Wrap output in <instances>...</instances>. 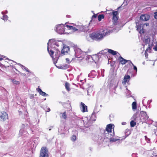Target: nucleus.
<instances>
[{"instance_id":"nucleus-1","label":"nucleus","mask_w":157,"mask_h":157,"mask_svg":"<svg viewBox=\"0 0 157 157\" xmlns=\"http://www.w3.org/2000/svg\"><path fill=\"white\" fill-rule=\"evenodd\" d=\"M56 42L54 39H51L49 40L48 43L47 50L51 56L52 58L54 63L55 64L59 59L60 54V51L59 49L53 48V50L50 48V44H54Z\"/></svg>"},{"instance_id":"nucleus-2","label":"nucleus","mask_w":157,"mask_h":157,"mask_svg":"<svg viewBox=\"0 0 157 157\" xmlns=\"http://www.w3.org/2000/svg\"><path fill=\"white\" fill-rule=\"evenodd\" d=\"M113 31L107 29L100 30L99 32L94 33L90 34V37L93 40H101L105 36L112 33Z\"/></svg>"},{"instance_id":"nucleus-3","label":"nucleus","mask_w":157,"mask_h":157,"mask_svg":"<svg viewBox=\"0 0 157 157\" xmlns=\"http://www.w3.org/2000/svg\"><path fill=\"white\" fill-rule=\"evenodd\" d=\"M72 49L74 52L73 55L78 58L82 57L83 56L86 55V52H82L80 48L77 47H73Z\"/></svg>"},{"instance_id":"nucleus-4","label":"nucleus","mask_w":157,"mask_h":157,"mask_svg":"<svg viewBox=\"0 0 157 157\" xmlns=\"http://www.w3.org/2000/svg\"><path fill=\"white\" fill-rule=\"evenodd\" d=\"M66 27L63 24H60L56 26L55 30L59 34H63L64 32L65 27Z\"/></svg>"},{"instance_id":"nucleus-5","label":"nucleus","mask_w":157,"mask_h":157,"mask_svg":"<svg viewBox=\"0 0 157 157\" xmlns=\"http://www.w3.org/2000/svg\"><path fill=\"white\" fill-rule=\"evenodd\" d=\"M82 119V121L85 127H88L92 124V121L90 117H85Z\"/></svg>"},{"instance_id":"nucleus-6","label":"nucleus","mask_w":157,"mask_h":157,"mask_svg":"<svg viewBox=\"0 0 157 157\" xmlns=\"http://www.w3.org/2000/svg\"><path fill=\"white\" fill-rule=\"evenodd\" d=\"M48 151L46 147H42L40 151V157H48Z\"/></svg>"},{"instance_id":"nucleus-7","label":"nucleus","mask_w":157,"mask_h":157,"mask_svg":"<svg viewBox=\"0 0 157 157\" xmlns=\"http://www.w3.org/2000/svg\"><path fill=\"white\" fill-rule=\"evenodd\" d=\"M136 28H137L136 30L138 31L139 33L141 34L143 33H144V25L143 24H140L139 25L138 23L136 22Z\"/></svg>"},{"instance_id":"nucleus-8","label":"nucleus","mask_w":157,"mask_h":157,"mask_svg":"<svg viewBox=\"0 0 157 157\" xmlns=\"http://www.w3.org/2000/svg\"><path fill=\"white\" fill-rule=\"evenodd\" d=\"M62 46H63V48L61 50V52H60L59 57L65 55L66 53L68 52L70 49L69 47L65 44H63Z\"/></svg>"},{"instance_id":"nucleus-9","label":"nucleus","mask_w":157,"mask_h":157,"mask_svg":"<svg viewBox=\"0 0 157 157\" xmlns=\"http://www.w3.org/2000/svg\"><path fill=\"white\" fill-rule=\"evenodd\" d=\"M111 15L113 16V21L114 24L116 25V23L118 19V12L117 11H113L111 10Z\"/></svg>"},{"instance_id":"nucleus-10","label":"nucleus","mask_w":157,"mask_h":157,"mask_svg":"<svg viewBox=\"0 0 157 157\" xmlns=\"http://www.w3.org/2000/svg\"><path fill=\"white\" fill-rule=\"evenodd\" d=\"M141 117L140 119L141 120L145 121L148 120V117L146 112L142 111L141 112Z\"/></svg>"},{"instance_id":"nucleus-11","label":"nucleus","mask_w":157,"mask_h":157,"mask_svg":"<svg viewBox=\"0 0 157 157\" xmlns=\"http://www.w3.org/2000/svg\"><path fill=\"white\" fill-rule=\"evenodd\" d=\"M113 128H114V125L113 124H108L106 126L105 130V132H109L112 134L113 132H112V130L113 129Z\"/></svg>"},{"instance_id":"nucleus-12","label":"nucleus","mask_w":157,"mask_h":157,"mask_svg":"<svg viewBox=\"0 0 157 157\" xmlns=\"http://www.w3.org/2000/svg\"><path fill=\"white\" fill-rule=\"evenodd\" d=\"M86 59L87 60H88V61L91 62L93 61H94L95 62H96L95 60H94V58H98V56L97 55H95L94 56H93V57H92V56H89L87 55V56H86Z\"/></svg>"},{"instance_id":"nucleus-13","label":"nucleus","mask_w":157,"mask_h":157,"mask_svg":"<svg viewBox=\"0 0 157 157\" xmlns=\"http://www.w3.org/2000/svg\"><path fill=\"white\" fill-rule=\"evenodd\" d=\"M149 18V15L146 14L141 15L140 17V19L144 21H147L148 20Z\"/></svg>"},{"instance_id":"nucleus-14","label":"nucleus","mask_w":157,"mask_h":157,"mask_svg":"<svg viewBox=\"0 0 157 157\" xmlns=\"http://www.w3.org/2000/svg\"><path fill=\"white\" fill-rule=\"evenodd\" d=\"M0 117L3 121L6 120V119H8V117L7 114L5 112L0 113Z\"/></svg>"},{"instance_id":"nucleus-15","label":"nucleus","mask_w":157,"mask_h":157,"mask_svg":"<svg viewBox=\"0 0 157 157\" xmlns=\"http://www.w3.org/2000/svg\"><path fill=\"white\" fill-rule=\"evenodd\" d=\"M130 79V76L128 75H125L124 77L123 81L122 83L124 85H125L126 82H128Z\"/></svg>"},{"instance_id":"nucleus-16","label":"nucleus","mask_w":157,"mask_h":157,"mask_svg":"<svg viewBox=\"0 0 157 157\" xmlns=\"http://www.w3.org/2000/svg\"><path fill=\"white\" fill-rule=\"evenodd\" d=\"M80 109L83 112L87 111V106L82 102H81V105H80Z\"/></svg>"},{"instance_id":"nucleus-17","label":"nucleus","mask_w":157,"mask_h":157,"mask_svg":"<svg viewBox=\"0 0 157 157\" xmlns=\"http://www.w3.org/2000/svg\"><path fill=\"white\" fill-rule=\"evenodd\" d=\"M104 135L105 137L106 138H110L111 136L114 135V131L113 129V132L112 133H109V132H105V131H104Z\"/></svg>"},{"instance_id":"nucleus-18","label":"nucleus","mask_w":157,"mask_h":157,"mask_svg":"<svg viewBox=\"0 0 157 157\" xmlns=\"http://www.w3.org/2000/svg\"><path fill=\"white\" fill-rule=\"evenodd\" d=\"M37 91L40 94L44 96H47L48 94L42 91L41 90L39 87L36 89Z\"/></svg>"},{"instance_id":"nucleus-19","label":"nucleus","mask_w":157,"mask_h":157,"mask_svg":"<svg viewBox=\"0 0 157 157\" xmlns=\"http://www.w3.org/2000/svg\"><path fill=\"white\" fill-rule=\"evenodd\" d=\"M107 51L109 53L112 54L113 55H117V56H118L120 55V54L116 51H114L110 49H107Z\"/></svg>"},{"instance_id":"nucleus-20","label":"nucleus","mask_w":157,"mask_h":157,"mask_svg":"<svg viewBox=\"0 0 157 157\" xmlns=\"http://www.w3.org/2000/svg\"><path fill=\"white\" fill-rule=\"evenodd\" d=\"M63 43L61 41H56L54 44L57 47H60L62 48L63 45Z\"/></svg>"},{"instance_id":"nucleus-21","label":"nucleus","mask_w":157,"mask_h":157,"mask_svg":"<svg viewBox=\"0 0 157 157\" xmlns=\"http://www.w3.org/2000/svg\"><path fill=\"white\" fill-rule=\"evenodd\" d=\"M120 58L121 59V60L120 61V63L122 64H124L128 62V60L124 59L123 58L121 57V56H120Z\"/></svg>"},{"instance_id":"nucleus-22","label":"nucleus","mask_w":157,"mask_h":157,"mask_svg":"<svg viewBox=\"0 0 157 157\" xmlns=\"http://www.w3.org/2000/svg\"><path fill=\"white\" fill-rule=\"evenodd\" d=\"M66 26L67 28L69 29L72 30L74 31H75L76 30H78V29L76 28L75 27L73 26H68L67 25H66Z\"/></svg>"},{"instance_id":"nucleus-23","label":"nucleus","mask_w":157,"mask_h":157,"mask_svg":"<svg viewBox=\"0 0 157 157\" xmlns=\"http://www.w3.org/2000/svg\"><path fill=\"white\" fill-rule=\"evenodd\" d=\"M65 86L66 88L67 91H69L70 90V88L69 87L70 84L68 82H66Z\"/></svg>"},{"instance_id":"nucleus-24","label":"nucleus","mask_w":157,"mask_h":157,"mask_svg":"<svg viewBox=\"0 0 157 157\" xmlns=\"http://www.w3.org/2000/svg\"><path fill=\"white\" fill-rule=\"evenodd\" d=\"M132 107L133 109H136V102H133L132 104Z\"/></svg>"},{"instance_id":"nucleus-25","label":"nucleus","mask_w":157,"mask_h":157,"mask_svg":"<svg viewBox=\"0 0 157 157\" xmlns=\"http://www.w3.org/2000/svg\"><path fill=\"white\" fill-rule=\"evenodd\" d=\"M56 66L58 68L62 69H65L67 68V66L66 65L62 66L60 67H57L56 65Z\"/></svg>"},{"instance_id":"nucleus-26","label":"nucleus","mask_w":157,"mask_h":157,"mask_svg":"<svg viewBox=\"0 0 157 157\" xmlns=\"http://www.w3.org/2000/svg\"><path fill=\"white\" fill-rule=\"evenodd\" d=\"M104 17V15L103 14H100L98 16V20L99 21H101L102 19H103Z\"/></svg>"},{"instance_id":"nucleus-27","label":"nucleus","mask_w":157,"mask_h":157,"mask_svg":"<svg viewBox=\"0 0 157 157\" xmlns=\"http://www.w3.org/2000/svg\"><path fill=\"white\" fill-rule=\"evenodd\" d=\"M1 18L5 21H6L8 19V17L7 15H4Z\"/></svg>"},{"instance_id":"nucleus-28","label":"nucleus","mask_w":157,"mask_h":157,"mask_svg":"<svg viewBox=\"0 0 157 157\" xmlns=\"http://www.w3.org/2000/svg\"><path fill=\"white\" fill-rule=\"evenodd\" d=\"M12 81L13 83L15 84L18 85L20 83V82L19 81H17L13 79H12Z\"/></svg>"},{"instance_id":"nucleus-29","label":"nucleus","mask_w":157,"mask_h":157,"mask_svg":"<svg viewBox=\"0 0 157 157\" xmlns=\"http://www.w3.org/2000/svg\"><path fill=\"white\" fill-rule=\"evenodd\" d=\"M130 125L132 127H134L136 124V123L133 121H132L130 123Z\"/></svg>"},{"instance_id":"nucleus-30","label":"nucleus","mask_w":157,"mask_h":157,"mask_svg":"<svg viewBox=\"0 0 157 157\" xmlns=\"http://www.w3.org/2000/svg\"><path fill=\"white\" fill-rule=\"evenodd\" d=\"M117 29H114L113 30V31L115 32H118L120 29V26L119 25H117Z\"/></svg>"},{"instance_id":"nucleus-31","label":"nucleus","mask_w":157,"mask_h":157,"mask_svg":"<svg viewBox=\"0 0 157 157\" xmlns=\"http://www.w3.org/2000/svg\"><path fill=\"white\" fill-rule=\"evenodd\" d=\"M149 47H148V48L146 49V51L147 52H151V50L152 48V47L151 46H150V45H149Z\"/></svg>"},{"instance_id":"nucleus-32","label":"nucleus","mask_w":157,"mask_h":157,"mask_svg":"<svg viewBox=\"0 0 157 157\" xmlns=\"http://www.w3.org/2000/svg\"><path fill=\"white\" fill-rule=\"evenodd\" d=\"M71 139L72 141H74L76 140V137L75 136L73 135L71 137Z\"/></svg>"},{"instance_id":"nucleus-33","label":"nucleus","mask_w":157,"mask_h":157,"mask_svg":"<svg viewBox=\"0 0 157 157\" xmlns=\"http://www.w3.org/2000/svg\"><path fill=\"white\" fill-rule=\"evenodd\" d=\"M62 117L64 119H66V118L67 115L66 112H64L63 113H62Z\"/></svg>"},{"instance_id":"nucleus-34","label":"nucleus","mask_w":157,"mask_h":157,"mask_svg":"<svg viewBox=\"0 0 157 157\" xmlns=\"http://www.w3.org/2000/svg\"><path fill=\"white\" fill-rule=\"evenodd\" d=\"M18 64L23 69L25 70V69H26V67H25L24 66H23L21 64Z\"/></svg>"},{"instance_id":"nucleus-35","label":"nucleus","mask_w":157,"mask_h":157,"mask_svg":"<svg viewBox=\"0 0 157 157\" xmlns=\"http://www.w3.org/2000/svg\"><path fill=\"white\" fill-rule=\"evenodd\" d=\"M154 14V18L156 19H157V12H155Z\"/></svg>"},{"instance_id":"nucleus-36","label":"nucleus","mask_w":157,"mask_h":157,"mask_svg":"<svg viewBox=\"0 0 157 157\" xmlns=\"http://www.w3.org/2000/svg\"><path fill=\"white\" fill-rule=\"evenodd\" d=\"M132 65L133 66L134 69L136 70V72H137V69L136 67V66H134L133 63H132Z\"/></svg>"},{"instance_id":"nucleus-37","label":"nucleus","mask_w":157,"mask_h":157,"mask_svg":"<svg viewBox=\"0 0 157 157\" xmlns=\"http://www.w3.org/2000/svg\"><path fill=\"white\" fill-rule=\"evenodd\" d=\"M111 10H107L106 11L107 13V14H109L110 15H111Z\"/></svg>"},{"instance_id":"nucleus-38","label":"nucleus","mask_w":157,"mask_h":157,"mask_svg":"<svg viewBox=\"0 0 157 157\" xmlns=\"http://www.w3.org/2000/svg\"><path fill=\"white\" fill-rule=\"evenodd\" d=\"M150 41V39H147L145 40L144 42L147 44Z\"/></svg>"},{"instance_id":"nucleus-39","label":"nucleus","mask_w":157,"mask_h":157,"mask_svg":"<svg viewBox=\"0 0 157 157\" xmlns=\"http://www.w3.org/2000/svg\"><path fill=\"white\" fill-rule=\"evenodd\" d=\"M136 114H134L132 117V118L134 120H136Z\"/></svg>"},{"instance_id":"nucleus-40","label":"nucleus","mask_w":157,"mask_h":157,"mask_svg":"<svg viewBox=\"0 0 157 157\" xmlns=\"http://www.w3.org/2000/svg\"><path fill=\"white\" fill-rule=\"evenodd\" d=\"M66 62L68 63H70V59L68 58H66Z\"/></svg>"},{"instance_id":"nucleus-41","label":"nucleus","mask_w":157,"mask_h":157,"mask_svg":"<svg viewBox=\"0 0 157 157\" xmlns=\"http://www.w3.org/2000/svg\"><path fill=\"white\" fill-rule=\"evenodd\" d=\"M145 56L146 57H147L148 55V54L147 53V52L146 51H145Z\"/></svg>"},{"instance_id":"nucleus-42","label":"nucleus","mask_w":157,"mask_h":157,"mask_svg":"<svg viewBox=\"0 0 157 157\" xmlns=\"http://www.w3.org/2000/svg\"><path fill=\"white\" fill-rule=\"evenodd\" d=\"M153 49L155 51H157V45H156L155 47L153 48Z\"/></svg>"},{"instance_id":"nucleus-43","label":"nucleus","mask_w":157,"mask_h":157,"mask_svg":"<svg viewBox=\"0 0 157 157\" xmlns=\"http://www.w3.org/2000/svg\"><path fill=\"white\" fill-rule=\"evenodd\" d=\"M143 25H144V26L146 25V26H147L149 25V24L148 23H145V24H143Z\"/></svg>"},{"instance_id":"nucleus-44","label":"nucleus","mask_w":157,"mask_h":157,"mask_svg":"<svg viewBox=\"0 0 157 157\" xmlns=\"http://www.w3.org/2000/svg\"><path fill=\"white\" fill-rule=\"evenodd\" d=\"M111 140L112 141H113L115 142L116 141V139H113L110 140Z\"/></svg>"},{"instance_id":"nucleus-45","label":"nucleus","mask_w":157,"mask_h":157,"mask_svg":"<svg viewBox=\"0 0 157 157\" xmlns=\"http://www.w3.org/2000/svg\"><path fill=\"white\" fill-rule=\"evenodd\" d=\"M104 50H102L99 52V54H102L104 52Z\"/></svg>"},{"instance_id":"nucleus-46","label":"nucleus","mask_w":157,"mask_h":157,"mask_svg":"<svg viewBox=\"0 0 157 157\" xmlns=\"http://www.w3.org/2000/svg\"><path fill=\"white\" fill-rule=\"evenodd\" d=\"M126 124V123L124 122H122V124L123 125H125Z\"/></svg>"},{"instance_id":"nucleus-47","label":"nucleus","mask_w":157,"mask_h":157,"mask_svg":"<svg viewBox=\"0 0 157 157\" xmlns=\"http://www.w3.org/2000/svg\"><path fill=\"white\" fill-rule=\"evenodd\" d=\"M127 92L129 94L128 95L130 94V92L128 90H127V92Z\"/></svg>"},{"instance_id":"nucleus-48","label":"nucleus","mask_w":157,"mask_h":157,"mask_svg":"<svg viewBox=\"0 0 157 157\" xmlns=\"http://www.w3.org/2000/svg\"><path fill=\"white\" fill-rule=\"evenodd\" d=\"M50 111V108H48L47 109V110L46 111L47 112H49Z\"/></svg>"},{"instance_id":"nucleus-49","label":"nucleus","mask_w":157,"mask_h":157,"mask_svg":"<svg viewBox=\"0 0 157 157\" xmlns=\"http://www.w3.org/2000/svg\"><path fill=\"white\" fill-rule=\"evenodd\" d=\"M96 107H95V109H94V111H95L96 112H98L99 111V110H98V111L97 110H96Z\"/></svg>"},{"instance_id":"nucleus-50","label":"nucleus","mask_w":157,"mask_h":157,"mask_svg":"<svg viewBox=\"0 0 157 157\" xmlns=\"http://www.w3.org/2000/svg\"><path fill=\"white\" fill-rule=\"evenodd\" d=\"M25 70L29 72H30L29 71V70L27 68H26V69H25Z\"/></svg>"},{"instance_id":"nucleus-51","label":"nucleus","mask_w":157,"mask_h":157,"mask_svg":"<svg viewBox=\"0 0 157 157\" xmlns=\"http://www.w3.org/2000/svg\"><path fill=\"white\" fill-rule=\"evenodd\" d=\"M128 61H129V64H132V62L130 61V60H128Z\"/></svg>"},{"instance_id":"nucleus-52","label":"nucleus","mask_w":157,"mask_h":157,"mask_svg":"<svg viewBox=\"0 0 157 157\" xmlns=\"http://www.w3.org/2000/svg\"><path fill=\"white\" fill-rule=\"evenodd\" d=\"M97 17V16L95 15H94L93 16V17Z\"/></svg>"},{"instance_id":"nucleus-53","label":"nucleus","mask_w":157,"mask_h":157,"mask_svg":"<svg viewBox=\"0 0 157 157\" xmlns=\"http://www.w3.org/2000/svg\"><path fill=\"white\" fill-rule=\"evenodd\" d=\"M23 131V130L22 129H21L20 131V133H21L22 132V131Z\"/></svg>"},{"instance_id":"nucleus-54","label":"nucleus","mask_w":157,"mask_h":157,"mask_svg":"<svg viewBox=\"0 0 157 157\" xmlns=\"http://www.w3.org/2000/svg\"><path fill=\"white\" fill-rule=\"evenodd\" d=\"M128 131H129V130L128 129H126L125 130V132H127Z\"/></svg>"},{"instance_id":"nucleus-55","label":"nucleus","mask_w":157,"mask_h":157,"mask_svg":"<svg viewBox=\"0 0 157 157\" xmlns=\"http://www.w3.org/2000/svg\"><path fill=\"white\" fill-rule=\"evenodd\" d=\"M3 59V58H0V61H1Z\"/></svg>"},{"instance_id":"nucleus-56","label":"nucleus","mask_w":157,"mask_h":157,"mask_svg":"<svg viewBox=\"0 0 157 157\" xmlns=\"http://www.w3.org/2000/svg\"><path fill=\"white\" fill-rule=\"evenodd\" d=\"M7 12H8L7 11H6L5 13H7Z\"/></svg>"},{"instance_id":"nucleus-57","label":"nucleus","mask_w":157,"mask_h":157,"mask_svg":"<svg viewBox=\"0 0 157 157\" xmlns=\"http://www.w3.org/2000/svg\"><path fill=\"white\" fill-rule=\"evenodd\" d=\"M2 14H4V12H2Z\"/></svg>"},{"instance_id":"nucleus-58","label":"nucleus","mask_w":157,"mask_h":157,"mask_svg":"<svg viewBox=\"0 0 157 157\" xmlns=\"http://www.w3.org/2000/svg\"><path fill=\"white\" fill-rule=\"evenodd\" d=\"M145 139H146L147 138V136H145Z\"/></svg>"},{"instance_id":"nucleus-59","label":"nucleus","mask_w":157,"mask_h":157,"mask_svg":"<svg viewBox=\"0 0 157 157\" xmlns=\"http://www.w3.org/2000/svg\"><path fill=\"white\" fill-rule=\"evenodd\" d=\"M100 106H101V107H102V105H100Z\"/></svg>"},{"instance_id":"nucleus-60","label":"nucleus","mask_w":157,"mask_h":157,"mask_svg":"<svg viewBox=\"0 0 157 157\" xmlns=\"http://www.w3.org/2000/svg\"><path fill=\"white\" fill-rule=\"evenodd\" d=\"M25 125L24 124H22V126L23 127V126H24Z\"/></svg>"},{"instance_id":"nucleus-61","label":"nucleus","mask_w":157,"mask_h":157,"mask_svg":"<svg viewBox=\"0 0 157 157\" xmlns=\"http://www.w3.org/2000/svg\"><path fill=\"white\" fill-rule=\"evenodd\" d=\"M156 157H157V155L156 156Z\"/></svg>"}]
</instances>
